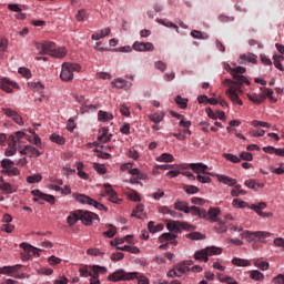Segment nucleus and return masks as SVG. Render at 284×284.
<instances>
[{
  "instance_id": "nucleus-36",
  "label": "nucleus",
  "mask_w": 284,
  "mask_h": 284,
  "mask_svg": "<svg viewBox=\"0 0 284 284\" xmlns=\"http://www.w3.org/2000/svg\"><path fill=\"white\" fill-rule=\"evenodd\" d=\"M0 190H2V192H7L8 194H12L14 192V189L12 187V185L3 181V178H0Z\"/></svg>"
},
{
  "instance_id": "nucleus-4",
  "label": "nucleus",
  "mask_w": 284,
  "mask_h": 284,
  "mask_svg": "<svg viewBox=\"0 0 284 284\" xmlns=\"http://www.w3.org/2000/svg\"><path fill=\"white\" fill-rule=\"evenodd\" d=\"M81 71V64L64 62L62 64V71L60 73L61 81H72L74 79V72Z\"/></svg>"
},
{
  "instance_id": "nucleus-61",
  "label": "nucleus",
  "mask_w": 284,
  "mask_h": 284,
  "mask_svg": "<svg viewBox=\"0 0 284 284\" xmlns=\"http://www.w3.org/2000/svg\"><path fill=\"white\" fill-rule=\"evenodd\" d=\"M252 125H253V128H272L271 123L258 121V120H254L252 122Z\"/></svg>"
},
{
  "instance_id": "nucleus-9",
  "label": "nucleus",
  "mask_w": 284,
  "mask_h": 284,
  "mask_svg": "<svg viewBox=\"0 0 284 284\" xmlns=\"http://www.w3.org/2000/svg\"><path fill=\"white\" fill-rule=\"evenodd\" d=\"M31 194L34 196V203H40V205H43V201H47V203H50V205H54V203H57L54 195L42 193L40 190H33Z\"/></svg>"
},
{
  "instance_id": "nucleus-17",
  "label": "nucleus",
  "mask_w": 284,
  "mask_h": 284,
  "mask_svg": "<svg viewBox=\"0 0 284 284\" xmlns=\"http://www.w3.org/2000/svg\"><path fill=\"white\" fill-rule=\"evenodd\" d=\"M10 139L13 145H17V143H23V139H26L27 141H31L30 135L26 134V132L23 131H17L14 134L10 135Z\"/></svg>"
},
{
  "instance_id": "nucleus-53",
  "label": "nucleus",
  "mask_w": 284,
  "mask_h": 284,
  "mask_svg": "<svg viewBox=\"0 0 284 284\" xmlns=\"http://www.w3.org/2000/svg\"><path fill=\"white\" fill-rule=\"evenodd\" d=\"M223 158L226 159V161H231V163H241V158L231 153H224Z\"/></svg>"
},
{
  "instance_id": "nucleus-42",
  "label": "nucleus",
  "mask_w": 284,
  "mask_h": 284,
  "mask_svg": "<svg viewBox=\"0 0 284 284\" xmlns=\"http://www.w3.org/2000/svg\"><path fill=\"white\" fill-rule=\"evenodd\" d=\"M217 278L221 283H226V284H239L236 280L232 276H223V274H219Z\"/></svg>"
},
{
  "instance_id": "nucleus-46",
  "label": "nucleus",
  "mask_w": 284,
  "mask_h": 284,
  "mask_svg": "<svg viewBox=\"0 0 284 284\" xmlns=\"http://www.w3.org/2000/svg\"><path fill=\"white\" fill-rule=\"evenodd\" d=\"M111 30L110 28H105V33H103V31H99L97 33H93L91 39H93V41H99L100 39H103L104 37H108V34H110Z\"/></svg>"
},
{
  "instance_id": "nucleus-45",
  "label": "nucleus",
  "mask_w": 284,
  "mask_h": 284,
  "mask_svg": "<svg viewBox=\"0 0 284 284\" xmlns=\"http://www.w3.org/2000/svg\"><path fill=\"white\" fill-rule=\"evenodd\" d=\"M156 21L160 23V26H165V28H173L176 32H179V26L174 24L173 22H170L166 19H158Z\"/></svg>"
},
{
  "instance_id": "nucleus-38",
  "label": "nucleus",
  "mask_w": 284,
  "mask_h": 284,
  "mask_svg": "<svg viewBox=\"0 0 284 284\" xmlns=\"http://www.w3.org/2000/svg\"><path fill=\"white\" fill-rule=\"evenodd\" d=\"M116 250H120L121 252H130L131 254H139V252H141L139 247L130 245L116 246Z\"/></svg>"
},
{
  "instance_id": "nucleus-6",
  "label": "nucleus",
  "mask_w": 284,
  "mask_h": 284,
  "mask_svg": "<svg viewBox=\"0 0 284 284\" xmlns=\"http://www.w3.org/2000/svg\"><path fill=\"white\" fill-rule=\"evenodd\" d=\"M73 199H75V201H78V203H81L82 205H92L93 207H95V210L108 211L105 205L101 204V202H99L85 194L73 193Z\"/></svg>"
},
{
  "instance_id": "nucleus-16",
  "label": "nucleus",
  "mask_w": 284,
  "mask_h": 284,
  "mask_svg": "<svg viewBox=\"0 0 284 284\" xmlns=\"http://www.w3.org/2000/svg\"><path fill=\"white\" fill-rule=\"evenodd\" d=\"M0 88L1 90H3L4 92H12V90L14 88H19V85L17 84V82H12L10 80H8V78H2L0 80Z\"/></svg>"
},
{
  "instance_id": "nucleus-31",
  "label": "nucleus",
  "mask_w": 284,
  "mask_h": 284,
  "mask_svg": "<svg viewBox=\"0 0 284 284\" xmlns=\"http://www.w3.org/2000/svg\"><path fill=\"white\" fill-rule=\"evenodd\" d=\"M65 54H68V50H65V48L60 47L57 49V47H55V49L52 51L50 57H53L55 59H63V57H65Z\"/></svg>"
},
{
  "instance_id": "nucleus-59",
  "label": "nucleus",
  "mask_w": 284,
  "mask_h": 284,
  "mask_svg": "<svg viewBox=\"0 0 284 284\" xmlns=\"http://www.w3.org/2000/svg\"><path fill=\"white\" fill-rule=\"evenodd\" d=\"M175 267L178 268L180 276H183V274L190 272V266H187L184 262Z\"/></svg>"
},
{
  "instance_id": "nucleus-47",
  "label": "nucleus",
  "mask_w": 284,
  "mask_h": 284,
  "mask_svg": "<svg viewBox=\"0 0 284 284\" xmlns=\"http://www.w3.org/2000/svg\"><path fill=\"white\" fill-rule=\"evenodd\" d=\"M181 170H183V164L176 166V170H171L166 173V176L169 179H176V176H179V174H181Z\"/></svg>"
},
{
  "instance_id": "nucleus-43",
  "label": "nucleus",
  "mask_w": 284,
  "mask_h": 284,
  "mask_svg": "<svg viewBox=\"0 0 284 284\" xmlns=\"http://www.w3.org/2000/svg\"><path fill=\"white\" fill-rule=\"evenodd\" d=\"M57 49V43L52 41L44 42V54L51 55L52 51Z\"/></svg>"
},
{
  "instance_id": "nucleus-32",
  "label": "nucleus",
  "mask_w": 284,
  "mask_h": 284,
  "mask_svg": "<svg viewBox=\"0 0 284 284\" xmlns=\"http://www.w3.org/2000/svg\"><path fill=\"white\" fill-rule=\"evenodd\" d=\"M166 229L169 230V232H173L174 234H179V232H181V225L176 221L168 222Z\"/></svg>"
},
{
  "instance_id": "nucleus-58",
  "label": "nucleus",
  "mask_w": 284,
  "mask_h": 284,
  "mask_svg": "<svg viewBox=\"0 0 284 284\" xmlns=\"http://www.w3.org/2000/svg\"><path fill=\"white\" fill-rule=\"evenodd\" d=\"M281 59H283V57L281 55H273V63L275 65V68H277V70H281V72H284V68L283 64H281Z\"/></svg>"
},
{
  "instance_id": "nucleus-19",
  "label": "nucleus",
  "mask_w": 284,
  "mask_h": 284,
  "mask_svg": "<svg viewBox=\"0 0 284 284\" xmlns=\"http://www.w3.org/2000/svg\"><path fill=\"white\" fill-rule=\"evenodd\" d=\"M108 132H110L109 128H102L100 130V135L98 136L100 143H110L112 141V134H108Z\"/></svg>"
},
{
  "instance_id": "nucleus-20",
  "label": "nucleus",
  "mask_w": 284,
  "mask_h": 284,
  "mask_svg": "<svg viewBox=\"0 0 284 284\" xmlns=\"http://www.w3.org/2000/svg\"><path fill=\"white\" fill-rule=\"evenodd\" d=\"M176 234L174 233H163L159 241L160 243H165V241L171 242V245H179V242H176Z\"/></svg>"
},
{
  "instance_id": "nucleus-52",
  "label": "nucleus",
  "mask_w": 284,
  "mask_h": 284,
  "mask_svg": "<svg viewBox=\"0 0 284 284\" xmlns=\"http://www.w3.org/2000/svg\"><path fill=\"white\" fill-rule=\"evenodd\" d=\"M183 176H186L189 181H196V176L187 171V168H185V165H183V170H181V173Z\"/></svg>"
},
{
  "instance_id": "nucleus-26",
  "label": "nucleus",
  "mask_w": 284,
  "mask_h": 284,
  "mask_svg": "<svg viewBox=\"0 0 284 284\" xmlns=\"http://www.w3.org/2000/svg\"><path fill=\"white\" fill-rule=\"evenodd\" d=\"M174 210L179 212H184V214H190V207L187 206V202L176 201L174 203Z\"/></svg>"
},
{
  "instance_id": "nucleus-7",
  "label": "nucleus",
  "mask_w": 284,
  "mask_h": 284,
  "mask_svg": "<svg viewBox=\"0 0 284 284\" xmlns=\"http://www.w3.org/2000/svg\"><path fill=\"white\" fill-rule=\"evenodd\" d=\"M1 174L4 176H19L21 171L17 166H14V162L10 159H3L1 161Z\"/></svg>"
},
{
  "instance_id": "nucleus-29",
  "label": "nucleus",
  "mask_w": 284,
  "mask_h": 284,
  "mask_svg": "<svg viewBox=\"0 0 284 284\" xmlns=\"http://www.w3.org/2000/svg\"><path fill=\"white\" fill-rule=\"evenodd\" d=\"M112 119H114V115L110 112L99 111L98 113V121H101L102 123H108V121H112Z\"/></svg>"
},
{
  "instance_id": "nucleus-49",
  "label": "nucleus",
  "mask_w": 284,
  "mask_h": 284,
  "mask_svg": "<svg viewBox=\"0 0 284 284\" xmlns=\"http://www.w3.org/2000/svg\"><path fill=\"white\" fill-rule=\"evenodd\" d=\"M175 103L180 105L181 110L187 108V99L182 98L181 95L175 97Z\"/></svg>"
},
{
  "instance_id": "nucleus-35",
  "label": "nucleus",
  "mask_w": 284,
  "mask_h": 284,
  "mask_svg": "<svg viewBox=\"0 0 284 284\" xmlns=\"http://www.w3.org/2000/svg\"><path fill=\"white\" fill-rule=\"evenodd\" d=\"M159 163H172L174 161V155L170 153H162L160 156L156 158Z\"/></svg>"
},
{
  "instance_id": "nucleus-50",
  "label": "nucleus",
  "mask_w": 284,
  "mask_h": 284,
  "mask_svg": "<svg viewBox=\"0 0 284 284\" xmlns=\"http://www.w3.org/2000/svg\"><path fill=\"white\" fill-rule=\"evenodd\" d=\"M43 176L41 174H33L27 178V183H41Z\"/></svg>"
},
{
  "instance_id": "nucleus-57",
  "label": "nucleus",
  "mask_w": 284,
  "mask_h": 284,
  "mask_svg": "<svg viewBox=\"0 0 284 284\" xmlns=\"http://www.w3.org/2000/svg\"><path fill=\"white\" fill-rule=\"evenodd\" d=\"M184 192H186V194H199L200 190L199 186L195 185H185Z\"/></svg>"
},
{
  "instance_id": "nucleus-1",
  "label": "nucleus",
  "mask_w": 284,
  "mask_h": 284,
  "mask_svg": "<svg viewBox=\"0 0 284 284\" xmlns=\"http://www.w3.org/2000/svg\"><path fill=\"white\" fill-rule=\"evenodd\" d=\"M227 72L232 74L233 79H225L223 81V85H227L229 89L225 91L226 97H229L230 101L234 103V105H243V100L239 97V94H243V83H246V85H250V80L243 74H245L246 70L243 67H236L232 68L227 65L226 68Z\"/></svg>"
},
{
  "instance_id": "nucleus-39",
  "label": "nucleus",
  "mask_w": 284,
  "mask_h": 284,
  "mask_svg": "<svg viewBox=\"0 0 284 284\" xmlns=\"http://www.w3.org/2000/svg\"><path fill=\"white\" fill-rule=\"evenodd\" d=\"M143 210H145V206L143 204H138L131 216H134L135 219H143Z\"/></svg>"
},
{
  "instance_id": "nucleus-10",
  "label": "nucleus",
  "mask_w": 284,
  "mask_h": 284,
  "mask_svg": "<svg viewBox=\"0 0 284 284\" xmlns=\"http://www.w3.org/2000/svg\"><path fill=\"white\" fill-rule=\"evenodd\" d=\"M80 221L83 225H92L94 221H99V215L90 211L80 210Z\"/></svg>"
},
{
  "instance_id": "nucleus-51",
  "label": "nucleus",
  "mask_w": 284,
  "mask_h": 284,
  "mask_svg": "<svg viewBox=\"0 0 284 284\" xmlns=\"http://www.w3.org/2000/svg\"><path fill=\"white\" fill-rule=\"evenodd\" d=\"M112 85H114V88H118V89H123L128 85V81H125L124 79L118 78L112 82Z\"/></svg>"
},
{
  "instance_id": "nucleus-21",
  "label": "nucleus",
  "mask_w": 284,
  "mask_h": 284,
  "mask_svg": "<svg viewBox=\"0 0 284 284\" xmlns=\"http://www.w3.org/2000/svg\"><path fill=\"white\" fill-rule=\"evenodd\" d=\"M206 214V221H212V223H216V221H219V214H221V210L216 207H211Z\"/></svg>"
},
{
  "instance_id": "nucleus-14",
  "label": "nucleus",
  "mask_w": 284,
  "mask_h": 284,
  "mask_svg": "<svg viewBox=\"0 0 284 284\" xmlns=\"http://www.w3.org/2000/svg\"><path fill=\"white\" fill-rule=\"evenodd\" d=\"M187 166L190 168V170H192L194 172V174H212L207 172V165L204 163H190L187 164Z\"/></svg>"
},
{
  "instance_id": "nucleus-5",
  "label": "nucleus",
  "mask_w": 284,
  "mask_h": 284,
  "mask_svg": "<svg viewBox=\"0 0 284 284\" xmlns=\"http://www.w3.org/2000/svg\"><path fill=\"white\" fill-rule=\"evenodd\" d=\"M219 254H223V248L216 246H207L204 250L195 252L194 258L195 261H204V263H207V261H210L209 256H216Z\"/></svg>"
},
{
  "instance_id": "nucleus-37",
  "label": "nucleus",
  "mask_w": 284,
  "mask_h": 284,
  "mask_svg": "<svg viewBox=\"0 0 284 284\" xmlns=\"http://www.w3.org/2000/svg\"><path fill=\"white\" fill-rule=\"evenodd\" d=\"M148 230L151 234H156V232H163V224L154 225L153 221H150L148 224Z\"/></svg>"
},
{
  "instance_id": "nucleus-64",
  "label": "nucleus",
  "mask_w": 284,
  "mask_h": 284,
  "mask_svg": "<svg viewBox=\"0 0 284 284\" xmlns=\"http://www.w3.org/2000/svg\"><path fill=\"white\" fill-rule=\"evenodd\" d=\"M87 254H89L90 256H103V252H101V250L99 248H89L87 251Z\"/></svg>"
},
{
  "instance_id": "nucleus-56",
  "label": "nucleus",
  "mask_w": 284,
  "mask_h": 284,
  "mask_svg": "<svg viewBox=\"0 0 284 284\" xmlns=\"http://www.w3.org/2000/svg\"><path fill=\"white\" fill-rule=\"evenodd\" d=\"M240 59H242V61H248L250 63H256L257 57L252 53H248V54H242Z\"/></svg>"
},
{
  "instance_id": "nucleus-34",
  "label": "nucleus",
  "mask_w": 284,
  "mask_h": 284,
  "mask_svg": "<svg viewBox=\"0 0 284 284\" xmlns=\"http://www.w3.org/2000/svg\"><path fill=\"white\" fill-rule=\"evenodd\" d=\"M21 267V264H16L13 266H3L0 267V274H14L19 268Z\"/></svg>"
},
{
  "instance_id": "nucleus-54",
  "label": "nucleus",
  "mask_w": 284,
  "mask_h": 284,
  "mask_svg": "<svg viewBox=\"0 0 284 284\" xmlns=\"http://www.w3.org/2000/svg\"><path fill=\"white\" fill-rule=\"evenodd\" d=\"M17 154V145L11 143L4 152L6 156H14Z\"/></svg>"
},
{
  "instance_id": "nucleus-55",
  "label": "nucleus",
  "mask_w": 284,
  "mask_h": 284,
  "mask_svg": "<svg viewBox=\"0 0 284 284\" xmlns=\"http://www.w3.org/2000/svg\"><path fill=\"white\" fill-rule=\"evenodd\" d=\"M195 179H197L199 183H212L210 174H199Z\"/></svg>"
},
{
  "instance_id": "nucleus-15",
  "label": "nucleus",
  "mask_w": 284,
  "mask_h": 284,
  "mask_svg": "<svg viewBox=\"0 0 284 284\" xmlns=\"http://www.w3.org/2000/svg\"><path fill=\"white\" fill-rule=\"evenodd\" d=\"M105 194L109 196V201L111 203H115V205H120L121 199H119V195H116V192L112 190V185L105 184L104 185Z\"/></svg>"
},
{
  "instance_id": "nucleus-8",
  "label": "nucleus",
  "mask_w": 284,
  "mask_h": 284,
  "mask_svg": "<svg viewBox=\"0 0 284 284\" xmlns=\"http://www.w3.org/2000/svg\"><path fill=\"white\" fill-rule=\"evenodd\" d=\"M20 247L23 250L21 252L22 261H30L33 256H40L39 248L23 242L20 244Z\"/></svg>"
},
{
  "instance_id": "nucleus-60",
  "label": "nucleus",
  "mask_w": 284,
  "mask_h": 284,
  "mask_svg": "<svg viewBox=\"0 0 284 284\" xmlns=\"http://www.w3.org/2000/svg\"><path fill=\"white\" fill-rule=\"evenodd\" d=\"M75 19L78 21H85L88 19V11L85 9H81L78 11Z\"/></svg>"
},
{
  "instance_id": "nucleus-12",
  "label": "nucleus",
  "mask_w": 284,
  "mask_h": 284,
  "mask_svg": "<svg viewBox=\"0 0 284 284\" xmlns=\"http://www.w3.org/2000/svg\"><path fill=\"white\" fill-rule=\"evenodd\" d=\"M2 112L3 114H6V116H9V119H12L14 123H17L18 125H23V118H21V115H19L17 111L10 108H2Z\"/></svg>"
},
{
  "instance_id": "nucleus-23",
  "label": "nucleus",
  "mask_w": 284,
  "mask_h": 284,
  "mask_svg": "<svg viewBox=\"0 0 284 284\" xmlns=\"http://www.w3.org/2000/svg\"><path fill=\"white\" fill-rule=\"evenodd\" d=\"M262 95L261 97H265V99H270V101H272L273 103H276V98H274V90L272 89H267L265 87H261L260 88Z\"/></svg>"
},
{
  "instance_id": "nucleus-63",
  "label": "nucleus",
  "mask_w": 284,
  "mask_h": 284,
  "mask_svg": "<svg viewBox=\"0 0 284 284\" xmlns=\"http://www.w3.org/2000/svg\"><path fill=\"white\" fill-rule=\"evenodd\" d=\"M93 169L95 170V172H98V174H105L108 172L105 166L99 163H93Z\"/></svg>"
},
{
  "instance_id": "nucleus-33",
  "label": "nucleus",
  "mask_w": 284,
  "mask_h": 284,
  "mask_svg": "<svg viewBox=\"0 0 284 284\" xmlns=\"http://www.w3.org/2000/svg\"><path fill=\"white\" fill-rule=\"evenodd\" d=\"M233 265H236L237 267H250L252 265V262L250 260H243L240 257H234L232 260Z\"/></svg>"
},
{
  "instance_id": "nucleus-30",
  "label": "nucleus",
  "mask_w": 284,
  "mask_h": 284,
  "mask_svg": "<svg viewBox=\"0 0 284 284\" xmlns=\"http://www.w3.org/2000/svg\"><path fill=\"white\" fill-rule=\"evenodd\" d=\"M247 99L252 101V103H255L256 105H261L265 101V97H262L261 94L256 93H248Z\"/></svg>"
},
{
  "instance_id": "nucleus-3",
  "label": "nucleus",
  "mask_w": 284,
  "mask_h": 284,
  "mask_svg": "<svg viewBox=\"0 0 284 284\" xmlns=\"http://www.w3.org/2000/svg\"><path fill=\"white\" fill-rule=\"evenodd\" d=\"M241 236L248 243H265V239H270L272 233L267 231H243Z\"/></svg>"
},
{
  "instance_id": "nucleus-18",
  "label": "nucleus",
  "mask_w": 284,
  "mask_h": 284,
  "mask_svg": "<svg viewBox=\"0 0 284 284\" xmlns=\"http://www.w3.org/2000/svg\"><path fill=\"white\" fill-rule=\"evenodd\" d=\"M108 132H110L109 128H102L100 130V135L98 136L100 143H110L112 141V134H108Z\"/></svg>"
},
{
  "instance_id": "nucleus-44",
  "label": "nucleus",
  "mask_w": 284,
  "mask_h": 284,
  "mask_svg": "<svg viewBox=\"0 0 284 284\" xmlns=\"http://www.w3.org/2000/svg\"><path fill=\"white\" fill-rule=\"evenodd\" d=\"M233 207H237L239 210H243L245 207H250V204L243 200L234 199L232 202Z\"/></svg>"
},
{
  "instance_id": "nucleus-27",
  "label": "nucleus",
  "mask_w": 284,
  "mask_h": 284,
  "mask_svg": "<svg viewBox=\"0 0 284 284\" xmlns=\"http://www.w3.org/2000/svg\"><path fill=\"white\" fill-rule=\"evenodd\" d=\"M190 212L193 216H199L200 219H207V212L205 210L199 209V206H191Z\"/></svg>"
},
{
  "instance_id": "nucleus-13",
  "label": "nucleus",
  "mask_w": 284,
  "mask_h": 284,
  "mask_svg": "<svg viewBox=\"0 0 284 284\" xmlns=\"http://www.w3.org/2000/svg\"><path fill=\"white\" fill-rule=\"evenodd\" d=\"M19 152L23 156H30V158L41 156V152L32 145H26L24 148H19Z\"/></svg>"
},
{
  "instance_id": "nucleus-48",
  "label": "nucleus",
  "mask_w": 284,
  "mask_h": 284,
  "mask_svg": "<svg viewBox=\"0 0 284 284\" xmlns=\"http://www.w3.org/2000/svg\"><path fill=\"white\" fill-rule=\"evenodd\" d=\"M250 278L253 281H263L265 278V275L261 273L258 270L251 271Z\"/></svg>"
},
{
  "instance_id": "nucleus-2",
  "label": "nucleus",
  "mask_w": 284,
  "mask_h": 284,
  "mask_svg": "<svg viewBox=\"0 0 284 284\" xmlns=\"http://www.w3.org/2000/svg\"><path fill=\"white\" fill-rule=\"evenodd\" d=\"M138 278V284H150V280L145 277V275L139 276V272H125L123 268L115 271L110 274L108 281L112 283H119V281H134Z\"/></svg>"
},
{
  "instance_id": "nucleus-40",
  "label": "nucleus",
  "mask_w": 284,
  "mask_h": 284,
  "mask_svg": "<svg viewBox=\"0 0 284 284\" xmlns=\"http://www.w3.org/2000/svg\"><path fill=\"white\" fill-rule=\"evenodd\" d=\"M159 212L160 214H170V216H172L173 219H176L179 216V213L176 211H172L168 206H160Z\"/></svg>"
},
{
  "instance_id": "nucleus-25",
  "label": "nucleus",
  "mask_w": 284,
  "mask_h": 284,
  "mask_svg": "<svg viewBox=\"0 0 284 284\" xmlns=\"http://www.w3.org/2000/svg\"><path fill=\"white\" fill-rule=\"evenodd\" d=\"M251 210H253L258 216H263L264 212L261 210H265V207H267V203L265 202H260L257 204H252L251 206H248Z\"/></svg>"
},
{
  "instance_id": "nucleus-62",
  "label": "nucleus",
  "mask_w": 284,
  "mask_h": 284,
  "mask_svg": "<svg viewBox=\"0 0 284 284\" xmlns=\"http://www.w3.org/2000/svg\"><path fill=\"white\" fill-rule=\"evenodd\" d=\"M189 239L192 241H203L205 239V235L201 234L200 232H193L189 234Z\"/></svg>"
},
{
  "instance_id": "nucleus-41",
  "label": "nucleus",
  "mask_w": 284,
  "mask_h": 284,
  "mask_svg": "<svg viewBox=\"0 0 284 284\" xmlns=\"http://www.w3.org/2000/svg\"><path fill=\"white\" fill-rule=\"evenodd\" d=\"M50 141H52V143H57L58 145H65V138L57 133L51 134Z\"/></svg>"
},
{
  "instance_id": "nucleus-24",
  "label": "nucleus",
  "mask_w": 284,
  "mask_h": 284,
  "mask_svg": "<svg viewBox=\"0 0 284 284\" xmlns=\"http://www.w3.org/2000/svg\"><path fill=\"white\" fill-rule=\"evenodd\" d=\"M78 221H81L80 210L71 213L67 217V223L70 225V227H72V225H74Z\"/></svg>"
},
{
  "instance_id": "nucleus-28",
  "label": "nucleus",
  "mask_w": 284,
  "mask_h": 284,
  "mask_svg": "<svg viewBox=\"0 0 284 284\" xmlns=\"http://www.w3.org/2000/svg\"><path fill=\"white\" fill-rule=\"evenodd\" d=\"M149 119L150 121H152V123L159 124L161 123V121H163V119H165V112H155L153 114H150Z\"/></svg>"
},
{
  "instance_id": "nucleus-22",
  "label": "nucleus",
  "mask_w": 284,
  "mask_h": 284,
  "mask_svg": "<svg viewBox=\"0 0 284 284\" xmlns=\"http://www.w3.org/2000/svg\"><path fill=\"white\" fill-rule=\"evenodd\" d=\"M217 181H220V183H224V185H230V187H234V185H236V179H232L223 174L217 175Z\"/></svg>"
},
{
  "instance_id": "nucleus-11",
  "label": "nucleus",
  "mask_w": 284,
  "mask_h": 284,
  "mask_svg": "<svg viewBox=\"0 0 284 284\" xmlns=\"http://www.w3.org/2000/svg\"><path fill=\"white\" fill-rule=\"evenodd\" d=\"M133 50L136 52H154V44L151 42L135 41L133 43Z\"/></svg>"
}]
</instances>
